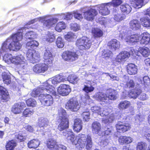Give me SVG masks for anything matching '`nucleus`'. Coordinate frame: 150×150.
<instances>
[{"instance_id": "obj_1", "label": "nucleus", "mask_w": 150, "mask_h": 150, "mask_svg": "<svg viewBox=\"0 0 150 150\" xmlns=\"http://www.w3.org/2000/svg\"><path fill=\"white\" fill-rule=\"evenodd\" d=\"M60 122L58 129L60 131H63V135L65 136L68 141L72 142L73 145L79 150H81L86 144V148L88 149L92 147V142L91 136L88 135L80 134L77 135L75 139V136L71 130H67L69 127L68 119L59 120Z\"/></svg>"}, {"instance_id": "obj_2", "label": "nucleus", "mask_w": 150, "mask_h": 150, "mask_svg": "<svg viewBox=\"0 0 150 150\" xmlns=\"http://www.w3.org/2000/svg\"><path fill=\"white\" fill-rule=\"evenodd\" d=\"M3 59L8 64L12 63L16 65V70L19 74H25L28 64L26 60L22 55L12 57L11 54H6L4 56Z\"/></svg>"}, {"instance_id": "obj_3", "label": "nucleus", "mask_w": 150, "mask_h": 150, "mask_svg": "<svg viewBox=\"0 0 150 150\" xmlns=\"http://www.w3.org/2000/svg\"><path fill=\"white\" fill-rule=\"evenodd\" d=\"M22 29L20 30L11 38L7 39L2 44L1 52H7L8 50L15 51L19 50L21 45L19 42L22 38Z\"/></svg>"}, {"instance_id": "obj_4", "label": "nucleus", "mask_w": 150, "mask_h": 150, "mask_svg": "<svg viewBox=\"0 0 150 150\" xmlns=\"http://www.w3.org/2000/svg\"><path fill=\"white\" fill-rule=\"evenodd\" d=\"M39 43L36 40H32L26 43V47L29 49L26 54L27 59L30 62L34 63L38 62L40 60V56L39 53L36 52L33 49L37 47L39 45Z\"/></svg>"}, {"instance_id": "obj_5", "label": "nucleus", "mask_w": 150, "mask_h": 150, "mask_svg": "<svg viewBox=\"0 0 150 150\" xmlns=\"http://www.w3.org/2000/svg\"><path fill=\"white\" fill-rule=\"evenodd\" d=\"M67 77L62 74H58L54 77L49 79L44 83V87H46L45 91H48L54 94H55L56 91L55 88L51 85L57 84L61 82H64L66 81Z\"/></svg>"}, {"instance_id": "obj_6", "label": "nucleus", "mask_w": 150, "mask_h": 150, "mask_svg": "<svg viewBox=\"0 0 150 150\" xmlns=\"http://www.w3.org/2000/svg\"><path fill=\"white\" fill-rule=\"evenodd\" d=\"M118 31L120 32L119 37L122 39H124L128 43L138 42L140 38V35L138 34H135L130 36L129 31H127L125 27H119Z\"/></svg>"}, {"instance_id": "obj_7", "label": "nucleus", "mask_w": 150, "mask_h": 150, "mask_svg": "<svg viewBox=\"0 0 150 150\" xmlns=\"http://www.w3.org/2000/svg\"><path fill=\"white\" fill-rule=\"evenodd\" d=\"M42 89L43 91V93L41 94L39 96V99L42 105L44 106H50L53 103V98L50 94H52L54 96L56 95V92L55 94H54L50 92H48V91H45L46 89V87H42Z\"/></svg>"}, {"instance_id": "obj_8", "label": "nucleus", "mask_w": 150, "mask_h": 150, "mask_svg": "<svg viewBox=\"0 0 150 150\" xmlns=\"http://www.w3.org/2000/svg\"><path fill=\"white\" fill-rule=\"evenodd\" d=\"M58 19L51 17H40L37 18H35L28 23L29 25L34 23L37 21L43 22V27L47 28H49L52 27L58 21Z\"/></svg>"}, {"instance_id": "obj_9", "label": "nucleus", "mask_w": 150, "mask_h": 150, "mask_svg": "<svg viewBox=\"0 0 150 150\" xmlns=\"http://www.w3.org/2000/svg\"><path fill=\"white\" fill-rule=\"evenodd\" d=\"M76 45L80 50H86L90 48L92 42L87 37H83L77 40Z\"/></svg>"}, {"instance_id": "obj_10", "label": "nucleus", "mask_w": 150, "mask_h": 150, "mask_svg": "<svg viewBox=\"0 0 150 150\" xmlns=\"http://www.w3.org/2000/svg\"><path fill=\"white\" fill-rule=\"evenodd\" d=\"M47 147L51 150H65L66 147L63 145H58L55 140L52 138L48 139L47 142Z\"/></svg>"}, {"instance_id": "obj_11", "label": "nucleus", "mask_w": 150, "mask_h": 150, "mask_svg": "<svg viewBox=\"0 0 150 150\" xmlns=\"http://www.w3.org/2000/svg\"><path fill=\"white\" fill-rule=\"evenodd\" d=\"M67 109L72 112H76L80 108V105L75 98H72L69 100L66 105Z\"/></svg>"}, {"instance_id": "obj_12", "label": "nucleus", "mask_w": 150, "mask_h": 150, "mask_svg": "<svg viewBox=\"0 0 150 150\" xmlns=\"http://www.w3.org/2000/svg\"><path fill=\"white\" fill-rule=\"evenodd\" d=\"M62 57L65 61H73L78 59V56L75 52L66 51L63 53Z\"/></svg>"}, {"instance_id": "obj_13", "label": "nucleus", "mask_w": 150, "mask_h": 150, "mask_svg": "<svg viewBox=\"0 0 150 150\" xmlns=\"http://www.w3.org/2000/svg\"><path fill=\"white\" fill-rule=\"evenodd\" d=\"M48 123V121L46 118L41 117L39 119L38 125L40 128V132L42 134L48 131L49 128Z\"/></svg>"}, {"instance_id": "obj_14", "label": "nucleus", "mask_w": 150, "mask_h": 150, "mask_svg": "<svg viewBox=\"0 0 150 150\" xmlns=\"http://www.w3.org/2000/svg\"><path fill=\"white\" fill-rule=\"evenodd\" d=\"M71 91L69 86L64 84H61L57 88L58 94L64 96L68 95Z\"/></svg>"}, {"instance_id": "obj_15", "label": "nucleus", "mask_w": 150, "mask_h": 150, "mask_svg": "<svg viewBox=\"0 0 150 150\" xmlns=\"http://www.w3.org/2000/svg\"><path fill=\"white\" fill-rule=\"evenodd\" d=\"M48 68V65L46 63H40L33 66V70L36 73H44L47 70Z\"/></svg>"}, {"instance_id": "obj_16", "label": "nucleus", "mask_w": 150, "mask_h": 150, "mask_svg": "<svg viewBox=\"0 0 150 150\" xmlns=\"http://www.w3.org/2000/svg\"><path fill=\"white\" fill-rule=\"evenodd\" d=\"M26 107V105L23 102H19L14 104L12 106L11 111L14 114L21 113L23 111L24 108Z\"/></svg>"}, {"instance_id": "obj_17", "label": "nucleus", "mask_w": 150, "mask_h": 150, "mask_svg": "<svg viewBox=\"0 0 150 150\" xmlns=\"http://www.w3.org/2000/svg\"><path fill=\"white\" fill-rule=\"evenodd\" d=\"M98 14L97 11L94 9L91 8L83 13L85 19L87 21H92Z\"/></svg>"}, {"instance_id": "obj_18", "label": "nucleus", "mask_w": 150, "mask_h": 150, "mask_svg": "<svg viewBox=\"0 0 150 150\" xmlns=\"http://www.w3.org/2000/svg\"><path fill=\"white\" fill-rule=\"evenodd\" d=\"M45 49L43 57L44 62L48 65L51 64L52 63L53 59L50 48L46 47Z\"/></svg>"}, {"instance_id": "obj_19", "label": "nucleus", "mask_w": 150, "mask_h": 150, "mask_svg": "<svg viewBox=\"0 0 150 150\" xmlns=\"http://www.w3.org/2000/svg\"><path fill=\"white\" fill-rule=\"evenodd\" d=\"M108 3L101 4L98 6V10L99 13L103 16H106L110 13V11L109 7H110V5H108Z\"/></svg>"}, {"instance_id": "obj_20", "label": "nucleus", "mask_w": 150, "mask_h": 150, "mask_svg": "<svg viewBox=\"0 0 150 150\" xmlns=\"http://www.w3.org/2000/svg\"><path fill=\"white\" fill-rule=\"evenodd\" d=\"M117 130L118 132L120 133L125 132L129 130L131 128V127L129 124H123L121 122H119L116 125Z\"/></svg>"}, {"instance_id": "obj_21", "label": "nucleus", "mask_w": 150, "mask_h": 150, "mask_svg": "<svg viewBox=\"0 0 150 150\" xmlns=\"http://www.w3.org/2000/svg\"><path fill=\"white\" fill-rule=\"evenodd\" d=\"M97 99L100 102L101 104L107 103H109L108 99H107V93L100 92L97 93L96 95Z\"/></svg>"}, {"instance_id": "obj_22", "label": "nucleus", "mask_w": 150, "mask_h": 150, "mask_svg": "<svg viewBox=\"0 0 150 150\" xmlns=\"http://www.w3.org/2000/svg\"><path fill=\"white\" fill-rule=\"evenodd\" d=\"M129 56V54L126 51H123L120 52L117 55L115 59L116 62L118 63L125 61Z\"/></svg>"}, {"instance_id": "obj_23", "label": "nucleus", "mask_w": 150, "mask_h": 150, "mask_svg": "<svg viewBox=\"0 0 150 150\" xmlns=\"http://www.w3.org/2000/svg\"><path fill=\"white\" fill-rule=\"evenodd\" d=\"M133 141V139L132 137L125 135L121 136L118 138V142L121 145L129 144Z\"/></svg>"}, {"instance_id": "obj_24", "label": "nucleus", "mask_w": 150, "mask_h": 150, "mask_svg": "<svg viewBox=\"0 0 150 150\" xmlns=\"http://www.w3.org/2000/svg\"><path fill=\"white\" fill-rule=\"evenodd\" d=\"M92 130L93 133L97 134L98 135H101L100 133L102 129L100 123L98 122H93L92 125Z\"/></svg>"}, {"instance_id": "obj_25", "label": "nucleus", "mask_w": 150, "mask_h": 150, "mask_svg": "<svg viewBox=\"0 0 150 150\" xmlns=\"http://www.w3.org/2000/svg\"><path fill=\"white\" fill-rule=\"evenodd\" d=\"M149 0H134L131 3V6L136 8H139L144 5Z\"/></svg>"}, {"instance_id": "obj_26", "label": "nucleus", "mask_w": 150, "mask_h": 150, "mask_svg": "<svg viewBox=\"0 0 150 150\" xmlns=\"http://www.w3.org/2000/svg\"><path fill=\"white\" fill-rule=\"evenodd\" d=\"M82 121L79 118L75 119L73 126V129L74 131L77 132H80L82 129Z\"/></svg>"}, {"instance_id": "obj_27", "label": "nucleus", "mask_w": 150, "mask_h": 150, "mask_svg": "<svg viewBox=\"0 0 150 150\" xmlns=\"http://www.w3.org/2000/svg\"><path fill=\"white\" fill-rule=\"evenodd\" d=\"M141 38L140 43L141 44L147 45L150 41V35L147 32H145L142 34L140 36Z\"/></svg>"}, {"instance_id": "obj_28", "label": "nucleus", "mask_w": 150, "mask_h": 150, "mask_svg": "<svg viewBox=\"0 0 150 150\" xmlns=\"http://www.w3.org/2000/svg\"><path fill=\"white\" fill-rule=\"evenodd\" d=\"M108 45L111 49L115 50L119 48L120 47V42L115 39L111 40L108 42Z\"/></svg>"}, {"instance_id": "obj_29", "label": "nucleus", "mask_w": 150, "mask_h": 150, "mask_svg": "<svg viewBox=\"0 0 150 150\" xmlns=\"http://www.w3.org/2000/svg\"><path fill=\"white\" fill-rule=\"evenodd\" d=\"M128 73L130 75H135L137 73V66L133 64H128L127 67Z\"/></svg>"}, {"instance_id": "obj_30", "label": "nucleus", "mask_w": 150, "mask_h": 150, "mask_svg": "<svg viewBox=\"0 0 150 150\" xmlns=\"http://www.w3.org/2000/svg\"><path fill=\"white\" fill-rule=\"evenodd\" d=\"M106 93L107 94V98H108L110 100H114L117 98L116 92L114 90L110 89L107 91Z\"/></svg>"}, {"instance_id": "obj_31", "label": "nucleus", "mask_w": 150, "mask_h": 150, "mask_svg": "<svg viewBox=\"0 0 150 150\" xmlns=\"http://www.w3.org/2000/svg\"><path fill=\"white\" fill-rule=\"evenodd\" d=\"M55 39L54 34L52 33L49 32H47L42 38L43 41H45L50 43L53 42Z\"/></svg>"}, {"instance_id": "obj_32", "label": "nucleus", "mask_w": 150, "mask_h": 150, "mask_svg": "<svg viewBox=\"0 0 150 150\" xmlns=\"http://www.w3.org/2000/svg\"><path fill=\"white\" fill-rule=\"evenodd\" d=\"M123 80L124 82V85H125V87L132 88L134 86V83L133 80L130 79L129 81H128L129 78L127 76H124L123 77Z\"/></svg>"}, {"instance_id": "obj_33", "label": "nucleus", "mask_w": 150, "mask_h": 150, "mask_svg": "<svg viewBox=\"0 0 150 150\" xmlns=\"http://www.w3.org/2000/svg\"><path fill=\"white\" fill-rule=\"evenodd\" d=\"M141 93L140 89H134L132 90L127 94L128 96L130 98L135 99Z\"/></svg>"}, {"instance_id": "obj_34", "label": "nucleus", "mask_w": 150, "mask_h": 150, "mask_svg": "<svg viewBox=\"0 0 150 150\" xmlns=\"http://www.w3.org/2000/svg\"><path fill=\"white\" fill-rule=\"evenodd\" d=\"M129 24L130 28L134 30H137L140 27L139 21L137 20H133L131 21Z\"/></svg>"}, {"instance_id": "obj_35", "label": "nucleus", "mask_w": 150, "mask_h": 150, "mask_svg": "<svg viewBox=\"0 0 150 150\" xmlns=\"http://www.w3.org/2000/svg\"><path fill=\"white\" fill-rule=\"evenodd\" d=\"M92 34L94 38H100L103 35V32L101 30L98 28H93Z\"/></svg>"}, {"instance_id": "obj_36", "label": "nucleus", "mask_w": 150, "mask_h": 150, "mask_svg": "<svg viewBox=\"0 0 150 150\" xmlns=\"http://www.w3.org/2000/svg\"><path fill=\"white\" fill-rule=\"evenodd\" d=\"M131 105V103L127 100L121 101L118 105V108L120 110H124L128 108Z\"/></svg>"}, {"instance_id": "obj_37", "label": "nucleus", "mask_w": 150, "mask_h": 150, "mask_svg": "<svg viewBox=\"0 0 150 150\" xmlns=\"http://www.w3.org/2000/svg\"><path fill=\"white\" fill-rule=\"evenodd\" d=\"M58 116L59 120L68 119L66 111L62 108L58 110Z\"/></svg>"}, {"instance_id": "obj_38", "label": "nucleus", "mask_w": 150, "mask_h": 150, "mask_svg": "<svg viewBox=\"0 0 150 150\" xmlns=\"http://www.w3.org/2000/svg\"><path fill=\"white\" fill-rule=\"evenodd\" d=\"M142 25L144 27L150 28V19L146 17H144L140 19Z\"/></svg>"}, {"instance_id": "obj_39", "label": "nucleus", "mask_w": 150, "mask_h": 150, "mask_svg": "<svg viewBox=\"0 0 150 150\" xmlns=\"http://www.w3.org/2000/svg\"><path fill=\"white\" fill-rule=\"evenodd\" d=\"M44 83H42L40 87L34 89L31 93V96L32 97H35L38 96L40 93H43L42 87L44 86Z\"/></svg>"}, {"instance_id": "obj_40", "label": "nucleus", "mask_w": 150, "mask_h": 150, "mask_svg": "<svg viewBox=\"0 0 150 150\" xmlns=\"http://www.w3.org/2000/svg\"><path fill=\"white\" fill-rule=\"evenodd\" d=\"M40 144V142L38 139H33L29 141L28 143V146L30 148H36Z\"/></svg>"}, {"instance_id": "obj_41", "label": "nucleus", "mask_w": 150, "mask_h": 150, "mask_svg": "<svg viewBox=\"0 0 150 150\" xmlns=\"http://www.w3.org/2000/svg\"><path fill=\"white\" fill-rule=\"evenodd\" d=\"M0 91L2 98L4 100H6L8 97L9 93L6 89L0 85Z\"/></svg>"}, {"instance_id": "obj_42", "label": "nucleus", "mask_w": 150, "mask_h": 150, "mask_svg": "<svg viewBox=\"0 0 150 150\" xmlns=\"http://www.w3.org/2000/svg\"><path fill=\"white\" fill-rule=\"evenodd\" d=\"M120 8L122 12L127 14L130 12L132 9L131 6L127 4L121 5Z\"/></svg>"}, {"instance_id": "obj_43", "label": "nucleus", "mask_w": 150, "mask_h": 150, "mask_svg": "<svg viewBox=\"0 0 150 150\" xmlns=\"http://www.w3.org/2000/svg\"><path fill=\"white\" fill-rule=\"evenodd\" d=\"M66 81H68L70 83L73 84L77 83L79 79L76 75L74 74L70 75L68 77H67Z\"/></svg>"}, {"instance_id": "obj_44", "label": "nucleus", "mask_w": 150, "mask_h": 150, "mask_svg": "<svg viewBox=\"0 0 150 150\" xmlns=\"http://www.w3.org/2000/svg\"><path fill=\"white\" fill-rule=\"evenodd\" d=\"M112 111L111 108L105 107L101 108L100 115L101 116H106Z\"/></svg>"}, {"instance_id": "obj_45", "label": "nucleus", "mask_w": 150, "mask_h": 150, "mask_svg": "<svg viewBox=\"0 0 150 150\" xmlns=\"http://www.w3.org/2000/svg\"><path fill=\"white\" fill-rule=\"evenodd\" d=\"M2 77L4 83L8 85L11 83V78L10 76L6 72H4L2 73Z\"/></svg>"}, {"instance_id": "obj_46", "label": "nucleus", "mask_w": 150, "mask_h": 150, "mask_svg": "<svg viewBox=\"0 0 150 150\" xmlns=\"http://www.w3.org/2000/svg\"><path fill=\"white\" fill-rule=\"evenodd\" d=\"M139 51L144 57H148L150 53V50L147 47H140Z\"/></svg>"}, {"instance_id": "obj_47", "label": "nucleus", "mask_w": 150, "mask_h": 150, "mask_svg": "<svg viewBox=\"0 0 150 150\" xmlns=\"http://www.w3.org/2000/svg\"><path fill=\"white\" fill-rule=\"evenodd\" d=\"M16 145V143L15 140H11L9 141L6 146V150H13Z\"/></svg>"}, {"instance_id": "obj_48", "label": "nucleus", "mask_w": 150, "mask_h": 150, "mask_svg": "<svg viewBox=\"0 0 150 150\" xmlns=\"http://www.w3.org/2000/svg\"><path fill=\"white\" fill-rule=\"evenodd\" d=\"M115 118L114 115L113 114H111L107 116L106 118H103L102 120V122L105 124H109L112 122Z\"/></svg>"}, {"instance_id": "obj_49", "label": "nucleus", "mask_w": 150, "mask_h": 150, "mask_svg": "<svg viewBox=\"0 0 150 150\" xmlns=\"http://www.w3.org/2000/svg\"><path fill=\"white\" fill-rule=\"evenodd\" d=\"M66 25L65 23L63 22H60L58 23L55 27V30L59 32H60L62 30L65 28Z\"/></svg>"}, {"instance_id": "obj_50", "label": "nucleus", "mask_w": 150, "mask_h": 150, "mask_svg": "<svg viewBox=\"0 0 150 150\" xmlns=\"http://www.w3.org/2000/svg\"><path fill=\"white\" fill-rule=\"evenodd\" d=\"M65 39L68 41H72L76 38L75 34L72 32H69L65 35Z\"/></svg>"}, {"instance_id": "obj_51", "label": "nucleus", "mask_w": 150, "mask_h": 150, "mask_svg": "<svg viewBox=\"0 0 150 150\" xmlns=\"http://www.w3.org/2000/svg\"><path fill=\"white\" fill-rule=\"evenodd\" d=\"M34 113L33 110L29 108L25 109L23 112V115L26 117H29L31 116Z\"/></svg>"}, {"instance_id": "obj_52", "label": "nucleus", "mask_w": 150, "mask_h": 150, "mask_svg": "<svg viewBox=\"0 0 150 150\" xmlns=\"http://www.w3.org/2000/svg\"><path fill=\"white\" fill-rule=\"evenodd\" d=\"M147 146V144L145 142H139L137 145V150H146Z\"/></svg>"}, {"instance_id": "obj_53", "label": "nucleus", "mask_w": 150, "mask_h": 150, "mask_svg": "<svg viewBox=\"0 0 150 150\" xmlns=\"http://www.w3.org/2000/svg\"><path fill=\"white\" fill-rule=\"evenodd\" d=\"M37 35L32 31L28 32L25 35V38L27 39H33L36 38Z\"/></svg>"}, {"instance_id": "obj_54", "label": "nucleus", "mask_w": 150, "mask_h": 150, "mask_svg": "<svg viewBox=\"0 0 150 150\" xmlns=\"http://www.w3.org/2000/svg\"><path fill=\"white\" fill-rule=\"evenodd\" d=\"M56 43L57 47L59 48H63L64 45V40L60 36L58 37L57 39Z\"/></svg>"}, {"instance_id": "obj_55", "label": "nucleus", "mask_w": 150, "mask_h": 150, "mask_svg": "<svg viewBox=\"0 0 150 150\" xmlns=\"http://www.w3.org/2000/svg\"><path fill=\"white\" fill-rule=\"evenodd\" d=\"M90 113L89 110H86L82 112L81 116L84 121H88L90 119Z\"/></svg>"}, {"instance_id": "obj_56", "label": "nucleus", "mask_w": 150, "mask_h": 150, "mask_svg": "<svg viewBox=\"0 0 150 150\" xmlns=\"http://www.w3.org/2000/svg\"><path fill=\"white\" fill-rule=\"evenodd\" d=\"M112 129L109 128H105L104 130H102L100 133L101 135L99 136H104L108 135L112 133Z\"/></svg>"}, {"instance_id": "obj_57", "label": "nucleus", "mask_w": 150, "mask_h": 150, "mask_svg": "<svg viewBox=\"0 0 150 150\" xmlns=\"http://www.w3.org/2000/svg\"><path fill=\"white\" fill-rule=\"evenodd\" d=\"M102 52V55L103 58H109L112 57V52L108 50H104Z\"/></svg>"}, {"instance_id": "obj_58", "label": "nucleus", "mask_w": 150, "mask_h": 150, "mask_svg": "<svg viewBox=\"0 0 150 150\" xmlns=\"http://www.w3.org/2000/svg\"><path fill=\"white\" fill-rule=\"evenodd\" d=\"M122 2L120 0H113L112 2L108 3V5H110V7H115L120 5Z\"/></svg>"}, {"instance_id": "obj_59", "label": "nucleus", "mask_w": 150, "mask_h": 150, "mask_svg": "<svg viewBox=\"0 0 150 150\" xmlns=\"http://www.w3.org/2000/svg\"><path fill=\"white\" fill-rule=\"evenodd\" d=\"M26 103L28 106L34 107L37 104L36 102L34 99L30 98L26 101Z\"/></svg>"}, {"instance_id": "obj_60", "label": "nucleus", "mask_w": 150, "mask_h": 150, "mask_svg": "<svg viewBox=\"0 0 150 150\" xmlns=\"http://www.w3.org/2000/svg\"><path fill=\"white\" fill-rule=\"evenodd\" d=\"M70 28L71 30L76 31L80 30V26L76 23H71L70 24Z\"/></svg>"}, {"instance_id": "obj_61", "label": "nucleus", "mask_w": 150, "mask_h": 150, "mask_svg": "<svg viewBox=\"0 0 150 150\" xmlns=\"http://www.w3.org/2000/svg\"><path fill=\"white\" fill-rule=\"evenodd\" d=\"M125 18V16L124 14L118 13L115 14L114 18V20L117 21H120Z\"/></svg>"}, {"instance_id": "obj_62", "label": "nucleus", "mask_w": 150, "mask_h": 150, "mask_svg": "<svg viewBox=\"0 0 150 150\" xmlns=\"http://www.w3.org/2000/svg\"><path fill=\"white\" fill-rule=\"evenodd\" d=\"M81 100L84 103L86 104L92 102L91 99L90 98V97L87 94L85 95V97L83 96L81 97Z\"/></svg>"}, {"instance_id": "obj_63", "label": "nucleus", "mask_w": 150, "mask_h": 150, "mask_svg": "<svg viewBox=\"0 0 150 150\" xmlns=\"http://www.w3.org/2000/svg\"><path fill=\"white\" fill-rule=\"evenodd\" d=\"M135 122L138 125H140L141 122L143 120L144 118L142 115H137L135 117Z\"/></svg>"}, {"instance_id": "obj_64", "label": "nucleus", "mask_w": 150, "mask_h": 150, "mask_svg": "<svg viewBox=\"0 0 150 150\" xmlns=\"http://www.w3.org/2000/svg\"><path fill=\"white\" fill-rule=\"evenodd\" d=\"M101 108L98 106H95L91 107V109L93 112L97 113L100 115Z\"/></svg>"}]
</instances>
